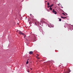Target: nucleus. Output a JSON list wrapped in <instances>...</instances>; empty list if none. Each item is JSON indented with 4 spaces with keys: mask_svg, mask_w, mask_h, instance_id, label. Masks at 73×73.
Masks as SVG:
<instances>
[{
    "mask_svg": "<svg viewBox=\"0 0 73 73\" xmlns=\"http://www.w3.org/2000/svg\"><path fill=\"white\" fill-rule=\"evenodd\" d=\"M45 2V3H46V2H47V1H46Z\"/></svg>",
    "mask_w": 73,
    "mask_h": 73,
    "instance_id": "21",
    "label": "nucleus"
},
{
    "mask_svg": "<svg viewBox=\"0 0 73 73\" xmlns=\"http://www.w3.org/2000/svg\"><path fill=\"white\" fill-rule=\"evenodd\" d=\"M66 18V17H62V16H61V19H65V18Z\"/></svg>",
    "mask_w": 73,
    "mask_h": 73,
    "instance_id": "4",
    "label": "nucleus"
},
{
    "mask_svg": "<svg viewBox=\"0 0 73 73\" xmlns=\"http://www.w3.org/2000/svg\"><path fill=\"white\" fill-rule=\"evenodd\" d=\"M28 61H29V59H28L27 60V62H26V64H28Z\"/></svg>",
    "mask_w": 73,
    "mask_h": 73,
    "instance_id": "5",
    "label": "nucleus"
},
{
    "mask_svg": "<svg viewBox=\"0 0 73 73\" xmlns=\"http://www.w3.org/2000/svg\"><path fill=\"white\" fill-rule=\"evenodd\" d=\"M58 6H59L60 5L59 4H58Z\"/></svg>",
    "mask_w": 73,
    "mask_h": 73,
    "instance_id": "20",
    "label": "nucleus"
},
{
    "mask_svg": "<svg viewBox=\"0 0 73 73\" xmlns=\"http://www.w3.org/2000/svg\"><path fill=\"white\" fill-rule=\"evenodd\" d=\"M30 16H32V15L31 14H30Z\"/></svg>",
    "mask_w": 73,
    "mask_h": 73,
    "instance_id": "15",
    "label": "nucleus"
},
{
    "mask_svg": "<svg viewBox=\"0 0 73 73\" xmlns=\"http://www.w3.org/2000/svg\"><path fill=\"white\" fill-rule=\"evenodd\" d=\"M62 14L63 15H65V14H64V13H62Z\"/></svg>",
    "mask_w": 73,
    "mask_h": 73,
    "instance_id": "14",
    "label": "nucleus"
},
{
    "mask_svg": "<svg viewBox=\"0 0 73 73\" xmlns=\"http://www.w3.org/2000/svg\"><path fill=\"white\" fill-rule=\"evenodd\" d=\"M35 24L36 25H37V24H36V23L35 22Z\"/></svg>",
    "mask_w": 73,
    "mask_h": 73,
    "instance_id": "16",
    "label": "nucleus"
},
{
    "mask_svg": "<svg viewBox=\"0 0 73 73\" xmlns=\"http://www.w3.org/2000/svg\"><path fill=\"white\" fill-rule=\"evenodd\" d=\"M41 21H42V19L41 20Z\"/></svg>",
    "mask_w": 73,
    "mask_h": 73,
    "instance_id": "18",
    "label": "nucleus"
},
{
    "mask_svg": "<svg viewBox=\"0 0 73 73\" xmlns=\"http://www.w3.org/2000/svg\"><path fill=\"white\" fill-rule=\"evenodd\" d=\"M50 10H52V8H51V7H50Z\"/></svg>",
    "mask_w": 73,
    "mask_h": 73,
    "instance_id": "9",
    "label": "nucleus"
},
{
    "mask_svg": "<svg viewBox=\"0 0 73 73\" xmlns=\"http://www.w3.org/2000/svg\"><path fill=\"white\" fill-rule=\"evenodd\" d=\"M27 71L28 72H29V69H27Z\"/></svg>",
    "mask_w": 73,
    "mask_h": 73,
    "instance_id": "7",
    "label": "nucleus"
},
{
    "mask_svg": "<svg viewBox=\"0 0 73 73\" xmlns=\"http://www.w3.org/2000/svg\"><path fill=\"white\" fill-rule=\"evenodd\" d=\"M33 51H30L29 52V54H33Z\"/></svg>",
    "mask_w": 73,
    "mask_h": 73,
    "instance_id": "3",
    "label": "nucleus"
},
{
    "mask_svg": "<svg viewBox=\"0 0 73 73\" xmlns=\"http://www.w3.org/2000/svg\"><path fill=\"white\" fill-rule=\"evenodd\" d=\"M18 33L19 35H25V34L21 32V31H19Z\"/></svg>",
    "mask_w": 73,
    "mask_h": 73,
    "instance_id": "1",
    "label": "nucleus"
},
{
    "mask_svg": "<svg viewBox=\"0 0 73 73\" xmlns=\"http://www.w3.org/2000/svg\"><path fill=\"white\" fill-rule=\"evenodd\" d=\"M53 13L55 14V15H56L57 14V13L56 12V11H55V10H54V9H53V11H52Z\"/></svg>",
    "mask_w": 73,
    "mask_h": 73,
    "instance_id": "2",
    "label": "nucleus"
},
{
    "mask_svg": "<svg viewBox=\"0 0 73 73\" xmlns=\"http://www.w3.org/2000/svg\"><path fill=\"white\" fill-rule=\"evenodd\" d=\"M30 69H31V70H32V68H30Z\"/></svg>",
    "mask_w": 73,
    "mask_h": 73,
    "instance_id": "19",
    "label": "nucleus"
},
{
    "mask_svg": "<svg viewBox=\"0 0 73 73\" xmlns=\"http://www.w3.org/2000/svg\"><path fill=\"white\" fill-rule=\"evenodd\" d=\"M53 5L52 4L50 6V7H53Z\"/></svg>",
    "mask_w": 73,
    "mask_h": 73,
    "instance_id": "6",
    "label": "nucleus"
},
{
    "mask_svg": "<svg viewBox=\"0 0 73 73\" xmlns=\"http://www.w3.org/2000/svg\"><path fill=\"white\" fill-rule=\"evenodd\" d=\"M24 36H24V38H25V37H26V35H25H25H23Z\"/></svg>",
    "mask_w": 73,
    "mask_h": 73,
    "instance_id": "8",
    "label": "nucleus"
},
{
    "mask_svg": "<svg viewBox=\"0 0 73 73\" xmlns=\"http://www.w3.org/2000/svg\"><path fill=\"white\" fill-rule=\"evenodd\" d=\"M36 57L38 59H40V58H38L37 57Z\"/></svg>",
    "mask_w": 73,
    "mask_h": 73,
    "instance_id": "13",
    "label": "nucleus"
},
{
    "mask_svg": "<svg viewBox=\"0 0 73 73\" xmlns=\"http://www.w3.org/2000/svg\"><path fill=\"white\" fill-rule=\"evenodd\" d=\"M59 21H61V19H59Z\"/></svg>",
    "mask_w": 73,
    "mask_h": 73,
    "instance_id": "11",
    "label": "nucleus"
},
{
    "mask_svg": "<svg viewBox=\"0 0 73 73\" xmlns=\"http://www.w3.org/2000/svg\"><path fill=\"white\" fill-rule=\"evenodd\" d=\"M37 55L38 56H39V55L38 54H37Z\"/></svg>",
    "mask_w": 73,
    "mask_h": 73,
    "instance_id": "17",
    "label": "nucleus"
},
{
    "mask_svg": "<svg viewBox=\"0 0 73 73\" xmlns=\"http://www.w3.org/2000/svg\"><path fill=\"white\" fill-rule=\"evenodd\" d=\"M47 4H48V6H49V3L48 2L47 3Z\"/></svg>",
    "mask_w": 73,
    "mask_h": 73,
    "instance_id": "10",
    "label": "nucleus"
},
{
    "mask_svg": "<svg viewBox=\"0 0 73 73\" xmlns=\"http://www.w3.org/2000/svg\"><path fill=\"white\" fill-rule=\"evenodd\" d=\"M48 8H49V7H50V6L49 5L48 6H47Z\"/></svg>",
    "mask_w": 73,
    "mask_h": 73,
    "instance_id": "12",
    "label": "nucleus"
}]
</instances>
